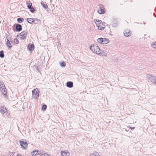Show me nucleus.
<instances>
[{
	"label": "nucleus",
	"mask_w": 156,
	"mask_h": 156,
	"mask_svg": "<svg viewBox=\"0 0 156 156\" xmlns=\"http://www.w3.org/2000/svg\"><path fill=\"white\" fill-rule=\"evenodd\" d=\"M152 46H153L154 48L156 49V42H154L152 44Z\"/></svg>",
	"instance_id": "29"
},
{
	"label": "nucleus",
	"mask_w": 156,
	"mask_h": 156,
	"mask_svg": "<svg viewBox=\"0 0 156 156\" xmlns=\"http://www.w3.org/2000/svg\"><path fill=\"white\" fill-rule=\"evenodd\" d=\"M28 31L27 30L23 31L19 35V36L21 39H24L26 38L27 37Z\"/></svg>",
	"instance_id": "5"
},
{
	"label": "nucleus",
	"mask_w": 156,
	"mask_h": 156,
	"mask_svg": "<svg viewBox=\"0 0 156 156\" xmlns=\"http://www.w3.org/2000/svg\"><path fill=\"white\" fill-rule=\"evenodd\" d=\"M6 45L7 47H8V49H10L12 46V42L11 41H10V39L9 38H7Z\"/></svg>",
	"instance_id": "10"
},
{
	"label": "nucleus",
	"mask_w": 156,
	"mask_h": 156,
	"mask_svg": "<svg viewBox=\"0 0 156 156\" xmlns=\"http://www.w3.org/2000/svg\"><path fill=\"white\" fill-rule=\"evenodd\" d=\"M41 4L43 7L45 9L48 8V6L47 4H44V3L43 2H41Z\"/></svg>",
	"instance_id": "20"
},
{
	"label": "nucleus",
	"mask_w": 156,
	"mask_h": 156,
	"mask_svg": "<svg viewBox=\"0 0 156 156\" xmlns=\"http://www.w3.org/2000/svg\"><path fill=\"white\" fill-rule=\"evenodd\" d=\"M41 154V153L40 152L37 150H35L32 151L31 153V154L32 156H36L38 155H39Z\"/></svg>",
	"instance_id": "12"
},
{
	"label": "nucleus",
	"mask_w": 156,
	"mask_h": 156,
	"mask_svg": "<svg viewBox=\"0 0 156 156\" xmlns=\"http://www.w3.org/2000/svg\"><path fill=\"white\" fill-rule=\"evenodd\" d=\"M47 106L46 105H44L42 107V109L43 110H45L47 108Z\"/></svg>",
	"instance_id": "26"
},
{
	"label": "nucleus",
	"mask_w": 156,
	"mask_h": 156,
	"mask_svg": "<svg viewBox=\"0 0 156 156\" xmlns=\"http://www.w3.org/2000/svg\"><path fill=\"white\" fill-rule=\"evenodd\" d=\"M34 18H28L27 19V21L28 22L30 23H32L33 22Z\"/></svg>",
	"instance_id": "18"
},
{
	"label": "nucleus",
	"mask_w": 156,
	"mask_h": 156,
	"mask_svg": "<svg viewBox=\"0 0 156 156\" xmlns=\"http://www.w3.org/2000/svg\"><path fill=\"white\" fill-rule=\"evenodd\" d=\"M129 128L130 129L132 130L133 129L135 128L134 127H129Z\"/></svg>",
	"instance_id": "32"
},
{
	"label": "nucleus",
	"mask_w": 156,
	"mask_h": 156,
	"mask_svg": "<svg viewBox=\"0 0 156 156\" xmlns=\"http://www.w3.org/2000/svg\"><path fill=\"white\" fill-rule=\"evenodd\" d=\"M32 97L34 99H36L39 96V92L37 88L35 89L32 91Z\"/></svg>",
	"instance_id": "4"
},
{
	"label": "nucleus",
	"mask_w": 156,
	"mask_h": 156,
	"mask_svg": "<svg viewBox=\"0 0 156 156\" xmlns=\"http://www.w3.org/2000/svg\"><path fill=\"white\" fill-rule=\"evenodd\" d=\"M95 156H100L99 154L98 153H96L95 155Z\"/></svg>",
	"instance_id": "31"
},
{
	"label": "nucleus",
	"mask_w": 156,
	"mask_h": 156,
	"mask_svg": "<svg viewBox=\"0 0 156 156\" xmlns=\"http://www.w3.org/2000/svg\"><path fill=\"white\" fill-rule=\"evenodd\" d=\"M4 56V55L3 53V51H0V57L2 58H3Z\"/></svg>",
	"instance_id": "24"
},
{
	"label": "nucleus",
	"mask_w": 156,
	"mask_h": 156,
	"mask_svg": "<svg viewBox=\"0 0 156 156\" xmlns=\"http://www.w3.org/2000/svg\"><path fill=\"white\" fill-rule=\"evenodd\" d=\"M147 78L152 82H153L155 84H156V77L154 76H153L149 74L147 75Z\"/></svg>",
	"instance_id": "7"
},
{
	"label": "nucleus",
	"mask_w": 156,
	"mask_h": 156,
	"mask_svg": "<svg viewBox=\"0 0 156 156\" xmlns=\"http://www.w3.org/2000/svg\"><path fill=\"white\" fill-rule=\"evenodd\" d=\"M26 5H27V8H28L32 5V3L30 1H27V2Z\"/></svg>",
	"instance_id": "21"
},
{
	"label": "nucleus",
	"mask_w": 156,
	"mask_h": 156,
	"mask_svg": "<svg viewBox=\"0 0 156 156\" xmlns=\"http://www.w3.org/2000/svg\"><path fill=\"white\" fill-rule=\"evenodd\" d=\"M40 21V20L34 18L33 22L34 23L37 24Z\"/></svg>",
	"instance_id": "22"
},
{
	"label": "nucleus",
	"mask_w": 156,
	"mask_h": 156,
	"mask_svg": "<svg viewBox=\"0 0 156 156\" xmlns=\"http://www.w3.org/2000/svg\"><path fill=\"white\" fill-rule=\"evenodd\" d=\"M23 20V19L21 18H18L17 19V21L20 23H21L22 22Z\"/></svg>",
	"instance_id": "27"
},
{
	"label": "nucleus",
	"mask_w": 156,
	"mask_h": 156,
	"mask_svg": "<svg viewBox=\"0 0 156 156\" xmlns=\"http://www.w3.org/2000/svg\"><path fill=\"white\" fill-rule=\"evenodd\" d=\"M105 12V9L103 6L101 5H99V9L98 10V12L100 14H103Z\"/></svg>",
	"instance_id": "8"
},
{
	"label": "nucleus",
	"mask_w": 156,
	"mask_h": 156,
	"mask_svg": "<svg viewBox=\"0 0 156 156\" xmlns=\"http://www.w3.org/2000/svg\"><path fill=\"white\" fill-rule=\"evenodd\" d=\"M124 34L125 36L128 37L131 35V32L129 31V30H127L124 31Z\"/></svg>",
	"instance_id": "14"
},
{
	"label": "nucleus",
	"mask_w": 156,
	"mask_h": 156,
	"mask_svg": "<svg viewBox=\"0 0 156 156\" xmlns=\"http://www.w3.org/2000/svg\"><path fill=\"white\" fill-rule=\"evenodd\" d=\"M30 9V11L31 12H34L35 11V9L32 5L28 8Z\"/></svg>",
	"instance_id": "19"
},
{
	"label": "nucleus",
	"mask_w": 156,
	"mask_h": 156,
	"mask_svg": "<svg viewBox=\"0 0 156 156\" xmlns=\"http://www.w3.org/2000/svg\"><path fill=\"white\" fill-rule=\"evenodd\" d=\"M104 55H106V53H105Z\"/></svg>",
	"instance_id": "34"
},
{
	"label": "nucleus",
	"mask_w": 156,
	"mask_h": 156,
	"mask_svg": "<svg viewBox=\"0 0 156 156\" xmlns=\"http://www.w3.org/2000/svg\"><path fill=\"white\" fill-rule=\"evenodd\" d=\"M40 156H49V155L47 153H43L41 154Z\"/></svg>",
	"instance_id": "28"
},
{
	"label": "nucleus",
	"mask_w": 156,
	"mask_h": 156,
	"mask_svg": "<svg viewBox=\"0 0 156 156\" xmlns=\"http://www.w3.org/2000/svg\"><path fill=\"white\" fill-rule=\"evenodd\" d=\"M34 44H29L27 46L28 49L30 51L34 50Z\"/></svg>",
	"instance_id": "13"
},
{
	"label": "nucleus",
	"mask_w": 156,
	"mask_h": 156,
	"mask_svg": "<svg viewBox=\"0 0 156 156\" xmlns=\"http://www.w3.org/2000/svg\"><path fill=\"white\" fill-rule=\"evenodd\" d=\"M61 66L62 67H65L66 66V64L64 62H62L61 64Z\"/></svg>",
	"instance_id": "30"
},
{
	"label": "nucleus",
	"mask_w": 156,
	"mask_h": 156,
	"mask_svg": "<svg viewBox=\"0 0 156 156\" xmlns=\"http://www.w3.org/2000/svg\"><path fill=\"white\" fill-rule=\"evenodd\" d=\"M90 49L93 52L97 54H100L101 50L99 47L96 44H92L90 47Z\"/></svg>",
	"instance_id": "2"
},
{
	"label": "nucleus",
	"mask_w": 156,
	"mask_h": 156,
	"mask_svg": "<svg viewBox=\"0 0 156 156\" xmlns=\"http://www.w3.org/2000/svg\"><path fill=\"white\" fill-rule=\"evenodd\" d=\"M97 42L102 44H106L109 42L108 39L105 38H99L97 40Z\"/></svg>",
	"instance_id": "3"
},
{
	"label": "nucleus",
	"mask_w": 156,
	"mask_h": 156,
	"mask_svg": "<svg viewBox=\"0 0 156 156\" xmlns=\"http://www.w3.org/2000/svg\"><path fill=\"white\" fill-rule=\"evenodd\" d=\"M70 153L68 151H62L61 152V156H69Z\"/></svg>",
	"instance_id": "11"
},
{
	"label": "nucleus",
	"mask_w": 156,
	"mask_h": 156,
	"mask_svg": "<svg viewBox=\"0 0 156 156\" xmlns=\"http://www.w3.org/2000/svg\"><path fill=\"white\" fill-rule=\"evenodd\" d=\"M5 87V85L3 82H0V89Z\"/></svg>",
	"instance_id": "23"
},
{
	"label": "nucleus",
	"mask_w": 156,
	"mask_h": 156,
	"mask_svg": "<svg viewBox=\"0 0 156 156\" xmlns=\"http://www.w3.org/2000/svg\"><path fill=\"white\" fill-rule=\"evenodd\" d=\"M16 29L17 31H20L22 29V26L21 25L17 24L16 27Z\"/></svg>",
	"instance_id": "16"
},
{
	"label": "nucleus",
	"mask_w": 156,
	"mask_h": 156,
	"mask_svg": "<svg viewBox=\"0 0 156 156\" xmlns=\"http://www.w3.org/2000/svg\"><path fill=\"white\" fill-rule=\"evenodd\" d=\"M20 143L22 147L24 149H26L28 146V144L23 139L20 141Z\"/></svg>",
	"instance_id": "6"
},
{
	"label": "nucleus",
	"mask_w": 156,
	"mask_h": 156,
	"mask_svg": "<svg viewBox=\"0 0 156 156\" xmlns=\"http://www.w3.org/2000/svg\"><path fill=\"white\" fill-rule=\"evenodd\" d=\"M67 86L71 88L73 87V83L71 82H67L66 83Z\"/></svg>",
	"instance_id": "17"
},
{
	"label": "nucleus",
	"mask_w": 156,
	"mask_h": 156,
	"mask_svg": "<svg viewBox=\"0 0 156 156\" xmlns=\"http://www.w3.org/2000/svg\"><path fill=\"white\" fill-rule=\"evenodd\" d=\"M0 111L2 113L3 115H6L8 113V111L6 108L4 106H1L0 107Z\"/></svg>",
	"instance_id": "9"
},
{
	"label": "nucleus",
	"mask_w": 156,
	"mask_h": 156,
	"mask_svg": "<svg viewBox=\"0 0 156 156\" xmlns=\"http://www.w3.org/2000/svg\"><path fill=\"white\" fill-rule=\"evenodd\" d=\"M13 42L16 44H18L19 43V41L18 39L16 38H15L14 39Z\"/></svg>",
	"instance_id": "25"
},
{
	"label": "nucleus",
	"mask_w": 156,
	"mask_h": 156,
	"mask_svg": "<svg viewBox=\"0 0 156 156\" xmlns=\"http://www.w3.org/2000/svg\"><path fill=\"white\" fill-rule=\"evenodd\" d=\"M0 90L1 91L2 94H3L4 95L5 97H6V95L7 94V90L5 87H3V88L0 89Z\"/></svg>",
	"instance_id": "15"
},
{
	"label": "nucleus",
	"mask_w": 156,
	"mask_h": 156,
	"mask_svg": "<svg viewBox=\"0 0 156 156\" xmlns=\"http://www.w3.org/2000/svg\"><path fill=\"white\" fill-rule=\"evenodd\" d=\"M16 156H22L21 155L18 154Z\"/></svg>",
	"instance_id": "33"
},
{
	"label": "nucleus",
	"mask_w": 156,
	"mask_h": 156,
	"mask_svg": "<svg viewBox=\"0 0 156 156\" xmlns=\"http://www.w3.org/2000/svg\"><path fill=\"white\" fill-rule=\"evenodd\" d=\"M94 22L99 30H103L105 27V24L102 21L98 20H94Z\"/></svg>",
	"instance_id": "1"
}]
</instances>
